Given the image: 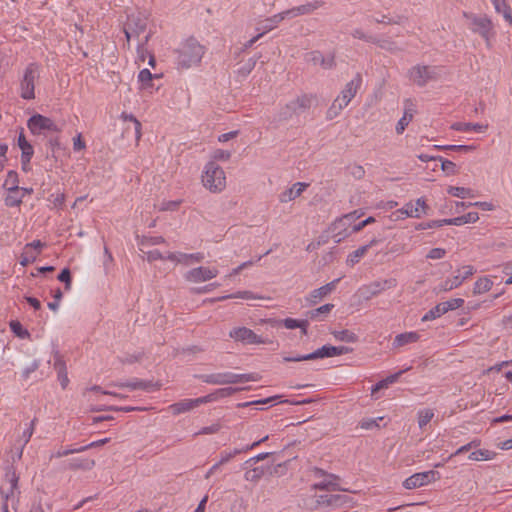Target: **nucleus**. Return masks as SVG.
I'll return each instance as SVG.
<instances>
[{
    "label": "nucleus",
    "instance_id": "1",
    "mask_svg": "<svg viewBox=\"0 0 512 512\" xmlns=\"http://www.w3.org/2000/svg\"><path fill=\"white\" fill-rule=\"evenodd\" d=\"M463 17L466 19L467 28L473 33L480 36L488 50H491L494 46L496 38V28L487 15L474 14L469 12H463Z\"/></svg>",
    "mask_w": 512,
    "mask_h": 512
},
{
    "label": "nucleus",
    "instance_id": "2",
    "mask_svg": "<svg viewBox=\"0 0 512 512\" xmlns=\"http://www.w3.org/2000/svg\"><path fill=\"white\" fill-rule=\"evenodd\" d=\"M206 52L205 46L201 45L194 37L184 40L179 48L175 50L176 64L178 68L188 69L198 65Z\"/></svg>",
    "mask_w": 512,
    "mask_h": 512
},
{
    "label": "nucleus",
    "instance_id": "3",
    "mask_svg": "<svg viewBox=\"0 0 512 512\" xmlns=\"http://www.w3.org/2000/svg\"><path fill=\"white\" fill-rule=\"evenodd\" d=\"M239 388H233V387H226V388H220L214 391L213 393H210L208 395L195 398V399H183L179 402L173 403L168 407V410L173 415H179L188 411H191L197 407H199L202 404L210 403L217 401L221 398H226L232 396L234 393L239 391Z\"/></svg>",
    "mask_w": 512,
    "mask_h": 512
},
{
    "label": "nucleus",
    "instance_id": "4",
    "mask_svg": "<svg viewBox=\"0 0 512 512\" xmlns=\"http://www.w3.org/2000/svg\"><path fill=\"white\" fill-rule=\"evenodd\" d=\"M362 76L357 73L351 81H349L342 89L338 97L333 101L332 105L327 111V117L333 119L338 116L340 112L348 106L351 100L356 96L357 92L362 86Z\"/></svg>",
    "mask_w": 512,
    "mask_h": 512
},
{
    "label": "nucleus",
    "instance_id": "5",
    "mask_svg": "<svg viewBox=\"0 0 512 512\" xmlns=\"http://www.w3.org/2000/svg\"><path fill=\"white\" fill-rule=\"evenodd\" d=\"M203 186L211 193H220L226 188L224 170L214 161H209L202 174Z\"/></svg>",
    "mask_w": 512,
    "mask_h": 512
},
{
    "label": "nucleus",
    "instance_id": "6",
    "mask_svg": "<svg viewBox=\"0 0 512 512\" xmlns=\"http://www.w3.org/2000/svg\"><path fill=\"white\" fill-rule=\"evenodd\" d=\"M202 382L213 385L236 384L245 383L249 381H258V375L250 374H235L232 372L212 373L197 376Z\"/></svg>",
    "mask_w": 512,
    "mask_h": 512
},
{
    "label": "nucleus",
    "instance_id": "7",
    "mask_svg": "<svg viewBox=\"0 0 512 512\" xmlns=\"http://www.w3.org/2000/svg\"><path fill=\"white\" fill-rule=\"evenodd\" d=\"M312 99L311 95L303 94L289 101L279 109L278 120L287 121L294 115L308 110L311 107Z\"/></svg>",
    "mask_w": 512,
    "mask_h": 512
},
{
    "label": "nucleus",
    "instance_id": "8",
    "mask_svg": "<svg viewBox=\"0 0 512 512\" xmlns=\"http://www.w3.org/2000/svg\"><path fill=\"white\" fill-rule=\"evenodd\" d=\"M396 286L397 280L395 278L376 280L360 286L356 292V296H358L360 299L368 301L380 295L382 292L395 288Z\"/></svg>",
    "mask_w": 512,
    "mask_h": 512
},
{
    "label": "nucleus",
    "instance_id": "9",
    "mask_svg": "<svg viewBox=\"0 0 512 512\" xmlns=\"http://www.w3.org/2000/svg\"><path fill=\"white\" fill-rule=\"evenodd\" d=\"M39 78L38 65L30 63L24 70L23 77L20 82V96L25 100L35 98V82Z\"/></svg>",
    "mask_w": 512,
    "mask_h": 512
},
{
    "label": "nucleus",
    "instance_id": "10",
    "mask_svg": "<svg viewBox=\"0 0 512 512\" xmlns=\"http://www.w3.org/2000/svg\"><path fill=\"white\" fill-rule=\"evenodd\" d=\"M147 22V17L141 12L131 13L128 15L127 21L124 25V33L127 42H130L131 39H138L146 30Z\"/></svg>",
    "mask_w": 512,
    "mask_h": 512
},
{
    "label": "nucleus",
    "instance_id": "11",
    "mask_svg": "<svg viewBox=\"0 0 512 512\" xmlns=\"http://www.w3.org/2000/svg\"><path fill=\"white\" fill-rule=\"evenodd\" d=\"M476 269L472 265H464L457 269L456 275L451 278L445 279L437 286L438 292H448L456 289L462 285V283L474 275Z\"/></svg>",
    "mask_w": 512,
    "mask_h": 512
},
{
    "label": "nucleus",
    "instance_id": "12",
    "mask_svg": "<svg viewBox=\"0 0 512 512\" xmlns=\"http://www.w3.org/2000/svg\"><path fill=\"white\" fill-rule=\"evenodd\" d=\"M356 218L357 216L355 211L352 213H348L334 221L331 230L333 233L332 237L336 243H340L341 241H343L344 239L351 235V224Z\"/></svg>",
    "mask_w": 512,
    "mask_h": 512
},
{
    "label": "nucleus",
    "instance_id": "13",
    "mask_svg": "<svg viewBox=\"0 0 512 512\" xmlns=\"http://www.w3.org/2000/svg\"><path fill=\"white\" fill-rule=\"evenodd\" d=\"M27 127L34 135H40L45 131L58 132L60 130L52 119L41 114L31 116L27 121Z\"/></svg>",
    "mask_w": 512,
    "mask_h": 512
},
{
    "label": "nucleus",
    "instance_id": "14",
    "mask_svg": "<svg viewBox=\"0 0 512 512\" xmlns=\"http://www.w3.org/2000/svg\"><path fill=\"white\" fill-rule=\"evenodd\" d=\"M440 478L439 472L430 470L425 472H419L411 475L403 482L405 489L411 490L425 486L431 482H434Z\"/></svg>",
    "mask_w": 512,
    "mask_h": 512
},
{
    "label": "nucleus",
    "instance_id": "15",
    "mask_svg": "<svg viewBox=\"0 0 512 512\" xmlns=\"http://www.w3.org/2000/svg\"><path fill=\"white\" fill-rule=\"evenodd\" d=\"M218 274H219V271L215 267L211 268V267L199 266L197 268H193V269L189 270L185 274L184 277L189 282L200 283V282L209 281V280L215 278Z\"/></svg>",
    "mask_w": 512,
    "mask_h": 512
},
{
    "label": "nucleus",
    "instance_id": "16",
    "mask_svg": "<svg viewBox=\"0 0 512 512\" xmlns=\"http://www.w3.org/2000/svg\"><path fill=\"white\" fill-rule=\"evenodd\" d=\"M18 481L19 477L14 470L6 473L4 483L0 487V496L3 499V503L8 504V500L14 498L18 489Z\"/></svg>",
    "mask_w": 512,
    "mask_h": 512
},
{
    "label": "nucleus",
    "instance_id": "17",
    "mask_svg": "<svg viewBox=\"0 0 512 512\" xmlns=\"http://www.w3.org/2000/svg\"><path fill=\"white\" fill-rule=\"evenodd\" d=\"M340 279H335L317 289L312 290L306 297L305 301L309 306H314L331 294L337 286Z\"/></svg>",
    "mask_w": 512,
    "mask_h": 512
},
{
    "label": "nucleus",
    "instance_id": "18",
    "mask_svg": "<svg viewBox=\"0 0 512 512\" xmlns=\"http://www.w3.org/2000/svg\"><path fill=\"white\" fill-rule=\"evenodd\" d=\"M429 210V206L424 198H418L415 202L406 203L398 212L405 214L407 217L420 218L422 215H426Z\"/></svg>",
    "mask_w": 512,
    "mask_h": 512
},
{
    "label": "nucleus",
    "instance_id": "19",
    "mask_svg": "<svg viewBox=\"0 0 512 512\" xmlns=\"http://www.w3.org/2000/svg\"><path fill=\"white\" fill-rule=\"evenodd\" d=\"M229 336L235 341L246 344H262L264 341L260 336L255 334L251 329L246 327H237L230 331Z\"/></svg>",
    "mask_w": 512,
    "mask_h": 512
},
{
    "label": "nucleus",
    "instance_id": "20",
    "mask_svg": "<svg viewBox=\"0 0 512 512\" xmlns=\"http://www.w3.org/2000/svg\"><path fill=\"white\" fill-rule=\"evenodd\" d=\"M120 388H128L130 390H144V391H158L161 388V384L158 382L134 379L131 381L120 382L115 384Z\"/></svg>",
    "mask_w": 512,
    "mask_h": 512
},
{
    "label": "nucleus",
    "instance_id": "21",
    "mask_svg": "<svg viewBox=\"0 0 512 512\" xmlns=\"http://www.w3.org/2000/svg\"><path fill=\"white\" fill-rule=\"evenodd\" d=\"M325 5V2L322 0H316L310 3H306L303 5H299L296 7H293L291 9H287L284 11V14L287 16V18H294L302 15H309L315 10L323 7Z\"/></svg>",
    "mask_w": 512,
    "mask_h": 512
},
{
    "label": "nucleus",
    "instance_id": "22",
    "mask_svg": "<svg viewBox=\"0 0 512 512\" xmlns=\"http://www.w3.org/2000/svg\"><path fill=\"white\" fill-rule=\"evenodd\" d=\"M409 77L415 84L423 87L433 78V75L428 66L417 65L410 69Z\"/></svg>",
    "mask_w": 512,
    "mask_h": 512
},
{
    "label": "nucleus",
    "instance_id": "23",
    "mask_svg": "<svg viewBox=\"0 0 512 512\" xmlns=\"http://www.w3.org/2000/svg\"><path fill=\"white\" fill-rule=\"evenodd\" d=\"M416 113L415 104L412 100L407 99L404 102V113L403 116L399 119L398 123L396 124V133L398 135H401L406 127L410 124V122L413 120L414 114Z\"/></svg>",
    "mask_w": 512,
    "mask_h": 512
},
{
    "label": "nucleus",
    "instance_id": "24",
    "mask_svg": "<svg viewBox=\"0 0 512 512\" xmlns=\"http://www.w3.org/2000/svg\"><path fill=\"white\" fill-rule=\"evenodd\" d=\"M267 439H268V436H265V437L261 438L260 440L253 442L250 445L243 446L242 448H235L231 451L224 450L220 453V459H219L218 463L220 465H224V464L228 463L231 459H233L235 456L256 448L261 443L265 442Z\"/></svg>",
    "mask_w": 512,
    "mask_h": 512
},
{
    "label": "nucleus",
    "instance_id": "25",
    "mask_svg": "<svg viewBox=\"0 0 512 512\" xmlns=\"http://www.w3.org/2000/svg\"><path fill=\"white\" fill-rule=\"evenodd\" d=\"M203 259H204V254L201 252L191 253V254L181 253V252H179V253L169 252L167 254V260L172 261V262L181 263L184 265H190L192 263H200L203 261Z\"/></svg>",
    "mask_w": 512,
    "mask_h": 512
},
{
    "label": "nucleus",
    "instance_id": "26",
    "mask_svg": "<svg viewBox=\"0 0 512 512\" xmlns=\"http://www.w3.org/2000/svg\"><path fill=\"white\" fill-rule=\"evenodd\" d=\"M54 369L57 372V378L60 382L62 389H66L69 384V378L67 373L66 362L63 359V356L58 352H54Z\"/></svg>",
    "mask_w": 512,
    "mask_h": 512
},
{
    "label": "nucleus",
    "instance_id": "27",
    "mask_svg": "<svg viewBox=\"0 0 512 512\" xmlns=\"http://www.w3.org/2000/svg\"><path fill=\"white\" fill-rule=\"evenodd\" d=\"M351 351H352V349L347 346L324 345L321 348H318L316 351L313 352V357H317V359L328 358V357H334V356H338V355L348 354Z\"/></svg>",
    "mask_w": 512,
    "mask_h": 512
},
{
    "label": "nucleus",
    "instance_id": "28",
    "mask_svg": "<svg viewBox=\"0 0 512 512\" xmlns=\"http://www.w3.org/2000/svg\"><path fill=\"white\" fill-rule=\"evenodd\" d=\"M307 187H308V184H306V183H302V182L294 183L290 188H287L286 190H284L283 192L280 193L279 201L281 203L290 202V201L296 199L297 197H299L305 191V189Z\"/></svg>",
    "mask_w": 512,
    "mask_h": 512
},
{
    "label": "nucleus",
    "instance_id": "29",
    "mask_svg": "<svg viewBox=\"0 0 512 512\" xmlns=\"http://www.w3.org/2000/svg\"><path fill=\"white\" fill-rule=\"evenodd\" d=\"M317 502L322 506L339 508L347 503V496L341 494H326L319 496Z\"/></svg>",
    "mask_w": 512,
    "mask_h": 512
},
{
    "label": "nucleus",
    "instance_id": "30",
    "mask_svg": "<svg viewBox=\"0 0 512 512\" xmlns=\"http://www.w3.org/2000/svg\"><path fill=\"white\" fill-rule=\"evenodd\" d=\"M314 475L315 477L324 478L322 481L315 483L312 486V488L315 490H329L331 487H334L336 485L335 480L337 479V477L332 474H327L324 470L320 468L314 469Z\"/></svg>",
    "mask_w": 512,
    "mask_h": 512
},
{
    "label": "nucleus",
    "instance_id": "31",
    "mask_svg": "<svg viewBox=\"0 0 512 512\" xmlns=\"http://www.w3.org/2000/svg\"><path fill=\"white\" fill-rule=\"evenodd\" d=\"M378 243H379V240L376 238H373L368 244L363 245V246L359 247L358 249H356L355 251H353L352 253H350L346 260L347 264L349 266H354L357 263H359L361 258H363L367 254L368 250L372 246H375Z\"/></svg>",
    "mask_w": 512,
    "mask_h": 512
},
{
    "label": "nucleus",
    "instance_id": "32",
    "mask_svg": "<svg viewBox=\"0 0 512 512\" xmlns=\"http://www.w3.org/2000/svg\"><path fill=\"white\" fill-rule=\"evenodd\" d=\"M37 423V418H34L29 424H27L26 428L22 432V434L19 436L17 442L20 444L19 451H18V458L20 459L23 455V450L25 446L29 443Z\"/></svg>",
    "mask_w": 512,
    "mask_h": 512
},
{
    "label": "nucleus",
    "instance_id": "33",
    "mask_svg": "<svg viewBox=\"0 0 512 512\" xmlns=\"http://www.w3.org/2000/svg\"><path fill=\"white\" fill-rule=\"evenodd\" d=\"M420 339V334L416 331L401 333L395 336L393 347L400 348L408 344L416 343Z\"/></svg>",
    "mask_w": 512,
    "mask_h": 512
},
{
    "label": "nucleus",
    "instance_id": "34",
    "mask_svg": "<svg viewBox=\"0 0 512 512\" xmlns=\"http://www.w3.org/2000/svg\"><path fill=\"white\" fill-rule=\"evenodd\" d=\"M95 466V461L89 458H73L68 461L67 469L69 470H91Z\"/></svg>",
    "mask_w": 512,
    "mask_h": 512
},
{
    "label": "nucleus",
    "instance_id": "35",
    "mask_svg": "<svg viewBox=\"0 0 512 512\" xmlns=\"http://www.w3.org/2000/svg\"><path fill=\"white\" fill-rule=\"evenodd\" d=\"M287 16L284 14V11L277 13L267 19H265L261 24V33H267L273 29H275L283 20H285ZM260 30V28H257Z\"/></svg>",
    "mask_w": 512,
    "mask_h": 512
},
{
    "label": "nucleus",
    "instance_id": "36",
    "mask_svg": "<svg viewBox=\"0 0 512 512\" xmlns=\"http://www.w3.org/2000/svg\"><path fill=\"white\" fill-rule=\"evenodd\" d=\"M451 128L455 131L460 132H485L488 128V125L479 124V123H467V122H456L452 124Z\"/></svg>",
    "mask_w": 512,
    "mask_h": 512
},
{
    "label": "nucleus",
    "instance_id": "37",
    "mask_svg": "<svg viewBox=\"0 0 512 512\" xmlns=\"http://www.w3.org/2000/svg\"><path fill=\"white\" fill-rule=\"evenodd\" d=\"M403 373V371H399L395 374H392L388 377H386L385 379L379 381L378 383H376L372 388H371V396L374 397L375 399L378 398L377 396V393L382 390V389H386L389 387V385L395 383L400 375Z\"/></svg>",
    "mask_w": 512,
    "mask_h": 512
},
{
    "label": "nucleus",
    "instance_id": "38",
    "mask_svg": "<svg viewBox=\"0 0 512 512\" xmlns=\"http://www.w3.org/2000/svg\"><path fill=\"white\" fill-rule=\"evenodd\" d=\"M333 308L334 304H324L316 309L307 312V317L311 320L322 321L328 316V314L332 311Z\"/></svg>",
    "mask_w": 512,
    "mask_h": 512
},
{
    "label": "nucleus",
    "instance_id": "39",
    "mask_svg": "<svg viewBox=\"0 0 512 512\" xmlns=\"http://www.w3.org/2000/svg\"><path fill=\"white\" fill-rule=\"evenodd\" d=\"M497 13L502 14L505 21L512 23V10L506 0H491Z\"/></svg>",
    "mask_w": 512,
    "mask_h": 512
},
{
    "label": "nucleus",
    "instance_id": "40",
    "mask_svg": "<svg viewBox=\"0 0 512 512\" xmlns=\"http://www.w3.org/2000/svg\"><path fill=\"white\" fill-rule=\"evenodd\" d=\"M257 58H249L240 68H238L235 72L237 80L242 81L248 77V75L253 71L256 66Z\"/></svg>",
    "mask_w": 512,
    "mask_h": 512
},
{
    "label": "nucleus",
    "instance_id": "41",
    "mask_svg": "<svg viewBox=\"0 0 512 512\" xmlns=\"http://www.w3.org/2000/svg\"><path fill=\"white\" fill-rule=\"evenodd\" d=\"M20 149H21V165H22V169L25 172H28L30 170V161H31V159L33 157V154H34V148L28 142L25 145H23L22 147H20Z\"/></svg>",
    "mask_w": 512,
    "mask_h": 512
},
{
    "label": "nucleus",
    "instance_id": "42",
    "mask_svg": "<svg viewBox=\"0 0 512 512\" xmlns=\"http://www.w3.org/2000/svg\"><path fill=\"white\" fill-rule=\"evenodd\" d=\"M478 220H479V215H478L477 212H469V213H467L465 215L448 219L446 224L447 225L461 226V225H464V224H467V223H475Z\"/></svg>",
    "mask_w": 512,
    "mask_h": 512
},
{
    "label": "nucleus",
    "instance_id": "43",
    "mask_svg": "<svg viewBox=\"0 0 512 512\" xmlns=\"http://www.w3.org/2000/svg\"><path fill=\"white\" fill-rule=\"evenodd\" d=\"M493 286V282L488 277H480L477 279V281L474 283L473 286V295H480L483 293H486L491 290Z\"/></svg>",
    "mask_w": 512,
    "mask_h": 512
},
{
    "label": "nucleus",
    "instance_id": "44",
    "mask_svg": "<svg viewBox=\"0 0 512 512\" xmlns=\"http://www.w3.org/2000/svg\"><path fill=\"white\" fill-rule=\"evenodd\" d=\"M283 326L287 329L300 328L304 335L307 334L308 320H297L293 318H286L281 321Z\"/></svg>",
    "mask_w": 512,
    "mask_h": 512
},
{
    "label": "nucleus",
    "instance_id": "45",
    "mask_svg": "<svg viewBox=\"0 0 512 512\" xmlns=\"http://www.w3.org/2000/svg\"><path fill=\"white\" fill-rule=\"evenodd\" d=\"M435 416L434 410L430 408L421 409L417 413V420L420 429L424 427L433 419Z\"/></svg>",
    "mask_w": 512,
    "mask_h": 512
},
{
    "label": "nucleus",
    "instance_id": "46",
    "mask_svg": "<svg viewBox=\"0 0 512 512\" xmlns=\"http://www.w3.org/2000/svg\"><path fill=\"white\" fill-rule=\"evenodd\" d=\"M156 74H152L149 69H142L138 74V81L141 83V89L152 87V80L157 78Z\"/></svg>",
    "mask_w": 512,
    "mask_h": 512
},
{
    "label": "nucleus",
    "instance_id": "47",
    "mask_svg": "<svg viewBox=\"0 0 512 512\" xmlns=\"http://www.w3.org/2000/svg\"><path fill=\"white\" fill-rule=\"evenodd\" d=\"M496 453L487 449H479L469 454L468 458L472 461L491 460Z\"/></svg>",
    "mask_w": 512,
    "mask_h": 512
},
{
    "label": "nucleus",
    "instance_id": "48",
    "mask_svg": "<svg viewBox=\"0 0 512 512\" xmlns=\"http://www.w3.org/2000/svg\"><path fill=\"white\" fill-rule=\"evenodd\" d=\"M165 243V238L162 236H143L139 240L140 250L144 252L143 247L155 246Z\"/></svg>",
    "mask_w": 512,
    "mask_h": 512
},
{
    "label": "nucleus",
    "instance_id": "49",
    "mask_svg": "<svg viewBox=\"0 0 512 512\" xmlns=\"http://www.w3.org/2000/svg\"><path fill=\"white\" fill-rule=\"evenodd\" d=\"M233 298H241V299L249 300V299H256V296L251 291H239L234 294L224 295V296H220V297L211 299L210 301L217 302V301H224V300L233 299Z\"/></svg>",
    "mask_w": 512,
    "mask_h": 512
},
{
    "label": "nucleus",
    "instance_id": "50",
    "mask_svg": "<svg viewBox=\"0 0 512 512\" xmlns=\"http://www.w3.org/2000/svg\"><path fill=\"white\" fill-rule=\"evenodd\" d=\"M264 474L265 470L263 467H255L245 472L244 479L252 483H258Z\"/></svg>",
    "mask_w": 512,
    "mask_h": 512
},
{
    "label": "nucleus",
    "instance_id": "51",
    "mask_svg": "<svg viewBox=\"0 0 512 512\" xmlns=\"http://www.w3.org/2000/svg\"><path fill=\"white\" fill-rule=\"evenodd\" d=\"M8 194L5 197V205L8 207H17L22 203L23 195H19L20 189L16 191L7 190Z\"/></svg>",
    "mask_w": 512,
    "mask_h": 512
},
{
    "label": "nucleus",
    "instance_id": "52",
    "mask_svg": "<svg viewBox=\"0 0 512 512\" xmlns=\"http://www.w3.org/2000/svg\"><path fill=\"white\" fill-rule=\"evenodd\" d=\"M447 193L454 197H459L462 199L473 196V190L465 187L449 186L447 188Z\"/></svg>",
    "mask_w": 512,
    "mask_h": 512
},
{
    "label": "nucleus",
    "instance_id": "53",
    "mask_svg": "<svg viewBox=\"0 0 512 512\" xmlns=\"http://www.w3.org/2000/svg\"><path fill=\"white\" fill-rule=\"evenodd\" d=\"M19 180H18V174L15 171H9L7 173L6 179L4 181V188L7 190L16 191L17 189H20L18 186Z\"/></svg>",
    "mask_w": 512,
    "mask_h": 512
},
{
    "label": "nucleus",
    "instance_id": "54",
    "mask_svg": "<svg viewBox=\"0 0 512 512\" xmlns=\"http://www.w3.org/2000/svg\"><path fill=\"white\" fill-rule=\"evenodd\" d=\"M441 307L444 311V313H447L449 311L456 310L463 306L464 299L462 298H453L445 302H441Z\"/></svg>",
    "mask_w": 512,
    "mask_h": 512
},
{
    "label": "nucleus",
    "instance_id": "55",
    "mask_svg": "<svg viewBox=\"0 0 512 512\" xmlns=\"http://www.w3.org/2000/svg\"><path fill=\"white\" fill-rule=\"evenodd\" d=\"M334 337L339 341H344L348 343H354L357 341V336L355 333L349 330H341L333 332Z\"/></svg>",
    "mask_w": 512,
    "mask_h": 512
},
{
    "label": "nucleus",
    "instance_id": "56",
    "mask_svg": "<svg viewBox=\"0 0 512 512\" xmlns=\"http://www.w3.org/2000/svg\"><path fill=\"white\" fill-rule=\"evenodd\" d=\"M444 314L445 313L441 307V304L438 303L436 306H434L432 309H430L427 313L424 314V316L422 317V321L423 322L432 321V320H435V319L441 317Z\"/></svg>",
    "mask_w": 512,
    "mask_h": 512
},
{
    "label": "nucleus",
    "instance_id": "57",
    "mask_svg": "<svg viewBox=\"0 0 512 512\" xmlns=\"http://www.w3.org/2000/svg\"><path fill=\"white\" fill-rule=\"evenodd\" d=\"M37 256L38 252H33L29 250V248L24 247V250L20 257V264L25 267L33 263L36 260Z\"/></svg>",
    "mask_w": 512,
    "mask_h": 512
},
{
    "label": "nucleus",
    "instance_id": "58",
    "mask_svg": "<svg viewBox=\"0 0 512 512\" xmlns=\"http://www.w3.org/2000/svg\"><path fill=\"white\" fill-rule=\"evenodd\" d=\"M9 326H10L11 331L16 336H18V337H20L22 339L29 337L28 330L24 329L22 324L19 321L13 320V321L10 322Z\"/></svg>",
    "mask_w": 512,
    "mask_h": 512
},
{
    "label": "nucleus",
    "instance_id": "59",
    "mask_svg": "<svg viewBox=\"0 0 512 512\" xmlns=\"http://www.w3.org/2000/svg\"><path fill=\"white\" fill-rule=\"evenodd\" d=\"M48 201L53 204L54 208L62 209L65 204V194L64 193H53L49 196Z\"/></svg>",
    "mask_w": 512,
    "mask_h": 512
},
{
    "label": "nucleus",
    "instance_id": "60",
    "mask_svg": "<svg viewBox=\"0 0 512 512\" xmlns=\"http://www.w3.org/2000/svg\"><path fill=\"white\" fill-rule=\"evenodd\" d=\"M231 157V152L223 150V149H216L212 153V159L211 161H214L215 163L217 161H228Z\"/></svg>",
    "mask_w": 512,
    "mask_h": 512
},
{
    "label": "nucleus",
    "instance_id": "61",
    "mask_svg": "<svg viewBox=\"0 0 512 512\" xmlns=\"http://www.w3.org/2000/svg\"><path fill=\"white\" fill-rule=\"evenodd\" d=\"M447 221H448V219H441V220H432L427 223H420L416 227V229L425 230V229H430V228H435V227H441V226L447 225L446 224Z\"/></svg>",
    "mask_w": 512,
    "mask_h": 512
},
{
    "label": "nucleus",
    "instance_id": "62",
    "mask_svg": "<svg viewBox=\"0 0 512 512\" xmlns=\"http://www.w3.org/2000/svg\"><path fill=\"white\" fill-rule=\"evenodd\" d=\"M125 121L129 120L131 122L134 123V127H135V136H136V139L139 140L140 137H141V123L139 122V120L136 119V117L133 115V114H126V113H123L122 116H121Z\"/></svg>",
    "mask_w": 512,
    "mask_h": 512
},
{
    "label": "nucleus",
    "instance_id": "63",
    "mask_svg": "<svg viewBox=\"0 0 512 512\" xmlns=\"http://www.w3.org/2000/svg\"><path fill=\"white\" fill-rule=\"evenodd\" d=\"M80 452H83V449H81V447H78V448H60L58 451H56L52 456L51 458H62V457H66L70 454H74V453H80Z\"/></svg>",
    "mask_w": 512,
    "mask_h": 512
},
{
    "label": "nucleus",
    "instance_id": "64",
    "mask_svg": "<svg viewBox=\"0 0 512 512\" xmlns=\"http://www.w3.org/2000/svg\"><path fill=\"white\" fill-rule=\"evenodd\" d=\"M439 159L441 160L442 162V170L447 174V175H454L456 173V165L454 162L450 161V160H447V159H443L441 157H439Z\"/></svg>",
    "mask_w": 512,
    "mask_h": 512
}]
</instances>
